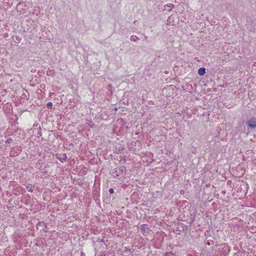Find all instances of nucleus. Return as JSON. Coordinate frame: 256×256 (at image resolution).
<instances>
[{
  "label": "nucleus",
  "mask_w": 256,
  "mask_h": 256,
  "mask_svg": "<svg viewBox=\"0 0 256 256\" xmlns=\"http://www.w3.org/2000/svg\"><path fill=\"white\" fill-rule=\"evenodd\" d=\"M168 24L172 26L176 25L178 22H175L172 16H169L167 20Z\"/></svg>",
  "instance_id": "nucleus-2"
},
{
  "label": "nucleus",
  "mask_w": 256,
  "mask_h": 256,
  "mask_svg": "<svg viewBox=\"0 0 256 256\" xmlns=\"http://www.w3.org/2000/svg\"><path fill=\"white\" fill-rule=\"evenodd\" d=\"M142 230L144 232H148V228L147 227L144 226Z\"/></svg>",
  "instance_id": "nucleus-7"
},
{
  "label": "nucleus",
  "mask_w": 256,
  "mask_h": 256,
  "mask_svg": "<svg viewBox=\"0 0 256 256\" xmlns=\"http://www.w3.org/2000/svg\"><path fill=\"white\" fill-rule=\"evenodd\" d=\"M52 106V102H48L47 104V108H51Z\"/></svg>",
  "instance_id": "nucleus-8"
},
{
  "label": "nucleus",
  "mask_w": 256,
  "mask_h": 256,
  "mask_svg": "<svg viewBox=\"0 0 256 256\" xmlns=\"http://www.w3.org/2000/svg\"><path fill=\"white\" fill-rule=\"evenodd\" d=\"M114 190L113 188H110V189L109 190V192H110V194H113V193H114Z\"/></svg>",
  "instance_id": "nucleus-10"
},
{
  "label": "nucleus",
  "mask_w": 256,
  "mask_h": 256,
  "mask_svg": "<svg viewBox=\"0 0 256 256\" xmlns=\"http://www.w3.org/2000/svg\"><path fill=\"white\" fill-rule=\"evenodd\" d=\"M164 10H166V7H170V10H168V12H170V11H172V9L173 8H174V4H166V5H165V6H164Z\"/></svg>",
  "instance_id": "nucleus-5"
},
{
  "label": "nucleus",
  "mask_w": 256,
  "mask_h": 256,
  "mask_svg": "<svg viewBox=\"0 0 256 256\" xmlns=\"http://www.w3.org/2000/svg\"><path fill=\"white\" fill-rule=\"evenodd\" d=\"M248 126L250 128H255L256 127V118H252L248 122Z\"/></svg>",
  "instance_id": "nucleus-1"
},
{
  "label": "nucleus",
  "mask_w": 256,
  "mask_h": 256,
  "mask_svg": "<svg viewBox=\"0 0 256 256\" xmlns=\"http://www.w3.org/2000/svg\"><path fill=\"white\" fill-rule=\"evenodd\" d=\"M206 72V69L204 68H201L198 70V74L200 76H203Z\"/></svg>",
  "instance_id": "nucleus-3"
},
{
  "label": "nucleus",
  "mask_w": 256,
  "mask_h": 256,
  "mask_svg": "<svg viewBox=\"0 0 256 256\" xmlns=\"http://www.w3.org/2000/svg\"><path fill=\"white\" fill-rule=\"evenodd\" d=\"M171 255H172V254L170 252H167L165 254L166 256H170Z\"/></svg>",
  "instance_id": "nucleus-9"
},
{
  "label": "nucleus",
  "mask_w": 256,
  "mask_h": 256,
  "mask_svg": "<svg viewBox=\"0 0 256 256\" xmlns=\"http://www.w3.org/2000/svg\"><path fill=\"white\" fill-rule=\"evenodd\" d=\"M10 140H11V139L9 138L6 141H7V142H9Z\"/></svg>",
  "instance_id": "nucleus-11"
},
{
  "label": "nucleus",
  "mask_w": 256,
  "mask_h": 256,
  "mask_svg": "<svg viewBox=\"0 0 256 256\" xmlns=\"http://www.w3.org/2000/svg\"><path fill=\"white\" fill-rule=\"evenodd\" d=\"M139 38L136 36H130V40L134 42H136L139 40Z\"/></svg>",
  "instance_id": "nucleus-6"
},
{
  "label": "nucleus",
  "mask_w": 256,
  "mask_h": 256,
  "mask_svg": "<svg viewBox=\"0 0 256 256\" xmlns=\"http://www.w3.org/2000/svg\"><path fill=\"white\" fill-rule=\"evenodd\" d=\"M114 110H117V108H114Z\"/></svg>",
  "instance_id": "nucleus-12"
},
{
  "label": "nucleus",
  "mask_w": 256,
  "mask_h": 256,
  "mask_svg": "<svg viewBox=\"0 0 256 256\" xmlns=\"http://www.w3.org/2000/svg\"><path fill=\"white\" fill-rule=\"evenodd\" d=\"M34 188V186L30 184H28L26 186V190L30 192H32L33 191Z\"/></svg>",
  "instance_id": "nucleus-4"
}]
</instances>
